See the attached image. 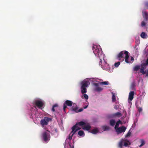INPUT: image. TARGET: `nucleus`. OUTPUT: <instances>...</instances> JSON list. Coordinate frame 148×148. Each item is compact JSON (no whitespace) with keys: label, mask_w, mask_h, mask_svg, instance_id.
<instances>
[{"label":"nucleus","mask_w":148,"mask_h":148,"mask_svg":"<svg viewBox=\"0 0 148 148\" xmlns=\"http://www.w3.org/2000/svg\"><path fill=\"white\" fill-rule=\"evenodd\" d=\"M92 49L95 55L98 57L97 60L99 62V65H101V67L105 70L109 69V66L107 62L106 58L104 57L100 46L93 45Z\"/></svg>","instance_id":"1"},{"label":"nucleus","mask_w":148,"mask_h":148,"mask_svg":"<svg viewBox=\"0 0 148 148\" xmlns=\"http://www.w3.org/2000/svg\"><path fill=\"white\" fill-rule=\"evenodd\" d=\"M125 57V61L127 62V58L129 57L128 52L126 51H121L116 56V58L120 61H123Z\"/></svg>","instance_id":"2"},{"label":"nucleus","mask_w":148,"mask_h":148,"mask_svg":"<svg viewBox=\"0 0 148 148\" xmlns=\"http://www.w3.org/2000/svg\"><path fill=\"white\" fill-rule=\"evenodd\" d=\"M42 136L44 141L47 143L50 138V132L47 130L44 132L42 134Z\"/></svg>","instance_id":"3"},{"label":"nucleus","mask_w":148,"mask_h":148,"mask_svg":"<svg viewBox=\"0 0 148 148\" xmlns=\"http://www.w3.org/2000/svg\"><path fill=\"white\" fill-rule=\"evenodd\" d=\"M86 124V123L83 121H80L77 122L74 125L72 128L71 132L75 130H76L78 128H79V130L81 129V128L78 126V125L82 126V127H84V125Z\"/></svg>","instance_id":"4"},{"label":"nucleus","mask_w":148,"mask_h":148,"mask_svg":"<svg viewBox=\"0 0 148 148\" xmlns=\"http://www.w3.org/2000/svg\"><path fill=\"white\" fill-rule=\"evenodd\" d=\"M148 65V58L147 59L146 62L143 63L141 65V68L140 69V72L143 74L146 73L145 69L146 66Z\"/></svg>","instance_id":"5"},{"label":"nucleus","mask_w":148,"mask_h":148,"mask_svg":"<svg viewBox=\"0 0 148 148\" xmlns=\"http://www.w3.org/2000/svg\"><path fill=\"white\" fill-rule=\"evenodd\" d=\"M51 120V118L47 117H44L43 119H42L40 121V123L42 126L45 125H47L48 123V122Z\"/></svg>","instance_id":"6"},{"label":"nucleus","mask_w":148,"mask_h":148,"mask_svg":"<svg viewBox=\"0 0 148 148\" xmlns=\"http://www.w3.org/2000/svg\"><path fill=\"white\" fill-rule=\"evenodd\" d=\"M73 103L72 102L69 100H67L65 101L63 105V110L65 112L66 108H67V106L71 107L72 106Z\"/></svg>","instance_id":"7"},{"label":"nucleus","mask_w":148,"mask_h":148,"mask_svg":"<svg viewBox=\"0 0 148 148\" xmlns=\"http://www.w3.org/2000/svg\"><path fill=\"white\" fill-rule=\"evenodd\" d=\"M90 84V82L87 79H85L81 83V87L87 88Z\"/></svg>","instance_id":"8"},{"label":"nucleus","mask_w":148,"mask_h":148,"mask_svg":"<svg viewBox=\"0 0 148 148\" xmlns=\"http://www.w3.org/2000/svg\"><path fill=\"white\" fill-rule=\"evenodd\" d=\"M34 104L39 108H41L44 105V103L42 101L38 100H36L34 101Z\"/></svg>","instance_id":"9"},{"label":"nucleus","mask_w":148,"mask_h":148,"mask_svg":"<svg viewBox=\"0 0 148 148\" xmlns=\"http://www.w3.org/2000/svg\"><path fill=\"white\" fill-rule=\"evenodd\" d=\"M126 129V127L123 126L119 127L116 130V131L118 133V134L121 133L122 132H124Z\"/></svg>","instance_id":"10"},{"label":"nucleus","mask_w":148,"mask_h":148,"mask_svg":"<svg viewBox=\"0 0 148 148\" xmlns=\"http://www.w3.org/2000/svg\"><path fill=\"white\" fill-rule=\"evenodd\" d=\"M94 85L96 87L95 89V90L97 91L100 92L103 90V88L99 86V84L97 83H94Z\"/></svg>","instance_id":"11"},{"label":"nucleus","mask_w":148,"mask_h":148,"mask_svg":"<svg viewBox=\"0 0 148 148\" xmlns=\"http://www.w3.org/2000/svg\"><path fill=\"white\" fill-rule=\"evenodd\" d=\"M142 15L144 20L146 21H148V14L147 12L145 11L142 12Z\"/></svg>","instance_id":"12"},{"label":"nucleus","mask_w":148,"mask_h":148,"mask_svg":"<svg viewBox=\"0 0 148 148\" xmlns=\"http://www.w3.org/2000/svg\"><path fill=\"white\" fill-rule=\"evenodd\" d=\"M79 128H78L76 130H74L73 132H71L70 134L69 135V136L68 138V139L69 140H70L72 138V137L73 135L75 134V133L78 130H79Z\"/></svg>","instance_id":"13"},{"label":"nucleus","mask_w":148,"mask_h":148,"mask_svg":"<svg viewBox=\"0 0 148 148\" xmlns=\"http://www.w3.org/2000/svg\"><path fill=\"white\" fill-rule=\"evenodd\" d=\"M134 92L133 91H131L130 92L129 95L128 99L130 101L132 100L134 98Z\"/></svg>","instance_id":"14"},{"label":"nucleus","mask_w":148,"mask_h":148,"mask_svg":"<svg viewBox=\"0 0 148 148\" xmlns=\"http://www.w3.org/2000/svg\"><path fill=\"white\" fill-rule=\"evenodd\" d=\"M91 127L89 124H87L85 125H84V127H82V129L84 130H89L91 128Z\"/></svg>","instance_id":"15"},{"label":"nucleus","mask_w":148,"mask_h":148,"mask_svg":"<svg viewBox=\"0 0 148 148\" xmlns=\"http://www.w3.org/2000/svg\"><path fill=\"white\" fill-rule=\"evenodd\" d=\"M81 93L82 94L85 93L87 92L86 88L81 87Z\"/></svg>","instance_id":"16"},{"label":"nucleus","mask_w":148,"mask_h":148,"mask_svg":"<svg viewBox=\"0 0 148 148\" xmlns=\"http://www.w3.org/2000/svg\"><path fill=\"white\" fill-rule=\"evenodd\" d=\"M140 37L143 38H146L147 37V35L145 33L143 32H142L140 35Z\"/></svg>","instance_id":"17"},{"label":"nucleus","mask_w":148,"mask_h":148,"mask_svg":"<svg viewBox=\"0 0 148 148\" xmlns=\"http://www.w3.org/2000/svg\"><path fill=\"white\" fill-rule=\"evenodd\" d=\"M122 122L121 121L119 120L116 123L115 125V126L114 128L116 130L117 129V128H119V126L120 124H121Z\"/></svg>","instance_id":"18"},{"label":"nucleus","mask_w":148,"mask_h":148,"mask_svg":"<svg viewBox=\"0 0 148 148\" xmlns=\"http://www.w3.org/2000/svg\"><path fill=\"white\" fill-rule=\"evenodd\" d=\"M115 123L116 121L114 119H112L110 120V124L112 126H114L115 125Z\"/></svg>","instance_id":"19"},{"label":"nucleus","mask_w":148,"mask_h":148,"mask_svg":"<svg viewBox=\"0 0 148 148\" xmlns=\"http://www.w3.org/2000/svg\"><path fill=\"white\" fill-rule=\"evenodd\" d=\"M140 65H136L133 67V71H137L139 69H140Z\"/></svg>","instance_id":"20"},{"label":"nucleus","mask_w":148,"mask_h":148,"mask_svg":"<svg viewBox=\"0 0 148 148\" xmlns=\"http://www.w3.org/2000/svg\"><path fill=\"white\" fill-rule=\"evenodd\" d=\"M129 57H128L127 58V62H126V63L128 64H131L132 63L134 60V59L133 57L132 56L131 57V59L130 60V61H129L128 59H129Z\"/></svg>","instance_id":"21"},{"label":"nucleus","mask_w":148,"mask_h":148,"mask_svg":"<svg viewBox=\"0 0 148 148\" xmlns=\"http://www.w3.org/2000/svg\"><path fill=\"white\" fill-rule=\"evenodd\" d=\"M124 140L122 139L121 140L119 143V147L120 148H122Z\"/></svg>","instance_id":"22"},{"label":"nucleus","mask_w":148,"mask_h":148,"mask_svg":"<svg viewBox=\"0 0 148 148\" xmlns=\"http://www.w3.org/2000/svg\"><path fill=\"white\" fill-rule=\"evenodd\" d=\"M140 142L141 143V145L139 146L140 147L144 145L145 143V141L143 139H140Z\"/></svg>","instance_id":"23"},{"label":"nucleus","mask_w":148,"mask_h":148,"mask_svg":"<svg viewBox=\"0 0 148 148\" xmlns=\"http://www.w3.org/2000/svg\"><path fill=\"white\" fill-rule=\"evenodd\" d=\"M99 132L98 130L97 129H94L92 130L91 133L94 134H96Z\"/></svg>","instance_id":"24"},{"label":"nucleus","mask_w":148,"mask_h":148,"mask_svg":"<svg viewBox=\"0 0 148 148\" xmlns=\"http://www.w3.org/2000/svg\"><path fill=\"white\" fill-rule=\"evenodd\" d=\"M78 108L77 107H72L71 108V110L72 111H74L76 112H78Z\"/></svg>","instance_id":"25"},{"label":"nucleus","mask_w":148,"mask_h":148,"mask_svg":"<svg viewBox=\"0 0 148 148\" xmlns=\"http://www.w3.org/2000/svg\"><path fill=\"white\" fill-rule=\"evenodd\" d=\"M102 129L104 130H108L110 129V127L107 126H102Z\"/></svg>","instance_id":"26"},{"label":"nucleus","mask_w":148,"mask_h":148,"mask_svg":"<svg viewBox=\"0 0 148 148\" xmlns=\"http://www.w3.org/2000/svg\"><path fill=\"white\" fill-rule=\"evenodd\" d=\"M147 21H146L145 20L143 21L141 23V26L142 27H144L146 25Z\"/></svg>","instance_id":"27"},{"label":"nucleus","mask_w":148,"mask_h":148,"mask_svg":"<svg viewBox=\"0 0 148 148\" xmlns=\"http://www.w3.org/2000/svg\"><path fill=\"white\" fill-rule=\"evenodd\" d=\"M109 82L107 81H106L104 82H101L99 83L100 84L104 85H109Z\"/></svg>","instance_id":"28"},{"label":"nucleus","mask_w":148,"mask_h":148,"mask_svg":"<svg viewBox=\"0 0 148 148\" xmlns=\"http://www.w3.org/2000/svg\"><path fill=\"white\" fill-rule=\"evenodd\" d=\"M114 116H119L120 117L121 116L122 114L121 113L119 112H117L116 113H114Z\"/></svg>","instance_id":"29"},{"label":"nucleus","mask_w":148,"mask_h":148,"mask_svg":"<svg viewBox=\"0 0 148 148\" xmlns=\"http://www.w3.org/2000/svg\"><path fill=\"white\" fill-rule=\"evenodd\" d=\"M116 101V97L114 94L112 93V101L113 102L115 101Z\"/></svg>","instance_id":"30"},{"label":"nucleus","mask_w":148,"mask_h":148,"mask_svg":"<svg viewBox=\"0 0 148 148\" xmlns=\"http://www.w3.org/2000/svg\"><path fill=\"white\" fill-rule=\"evenodd\" d=\"M58 107V105L57 104H55L52 107V111L54 112L55 111V109H54V108L55 107Z\"/></svg>","instance_id":"31"},{"label":"nucleus","mask_w":148,"mask_h":148,"mask_svg":"<svg viewBox=\"0 0 148 148\" xmlns=\"http://www.w3.org/2000/svg\"><path fill=\"white\" fill-rule=\"evenodd\" d=\"M84 133V132L82 130L79 131L78 132V134L80 136H82L83 135Z\"/></svg>","instance_id":"32"},{"label":"nucleus","mask_w":148,"mask_h":148,"mask_svg":"<svg viewBox=\"0 0 148 148\" xmlns=\"http://www.w3.org/2000/svg\"><path fill=\"white\" fill-rule=\"evenodd\" d=\"M120 62H116L114 64V66L115 67H118L119 65L120 64Z\"/></svg>","instance_id":"33"},{"label":"nucleus","mask_w":148,"mask_h":148,"mask_svg":"<svg viewBox=\"0 0 148 148\" xmlns=\"http://www.w3.org/2000/svg\"><path fill=\"white\" fill-rule=\"evenodd\" d=\"M131 133L129 131L128 132L127 134L125 135L126 137H129L131 135Z\"/></svg>","instance_id":"34"},{"label":"nucleus","mask_w":148,"mask_h":148,"mask_svg":"<svg viewBox=\"0 0 148 148\" xmlns=\"http://www.w3.org/2000/svg\"><path fill=\"white\" fill-rule=\"evenodd\" d=\"M84 95H83V96H84V97L86 99H88V95L84 93Z\"/></svg>","instance_id":"35"},{"label":"nucleus","mask_w":148,"mask_h":148,"mask_svg":"<svg viewBox=\"0 0 148 148\" xmlns=\"http://www.w3.org/2000/svg\"><path fill=\"white\" fill-rule=\"evenodd\" d=\"M123 144V146L125 147H127L128 145V143L125 142V141H124Z\"/></svg>","instance_id":"36"},{"label":"nucleus","mask_w":148,"mask_h":148,"mask_svg":"<svg viewBox=\"0 0 148 148\" xmlns=\"http://www.w3.org/2000/svg\"><path fill=\"white\" fill-rule=\"evenodd\" d=\"M119 108V106L117 104H115L114 106V108L116 110H117Z\"/></svg>","instance_id":"37"},{"label":"nucleus","mask_w":148,"mask_h":148,"mask_svg":"<svg viewBox=\"0 0 148 148\" xmlns=\"http://www.w3.org/2000/svg\"><path fill=\"white\" fill-rule=\"evenodd\" d=\"M138 111L139 112H142V109L141 107H138Z\"/></svg>","instance_id":"38"},{"label":"nucleus","mask_w":148,"mask_h":148,"mask_svg":"<svg viewBox=\"0 0 148 148\" xmlns=\"http://www.w3.org/2000/svg\"><path fill=\"white\" fill-rule=\"evenodd\" d=\"M135 86V85L134 83H133L132 84L131 87L132 88H134Z\"/></svg>","instance_id":"39"},{"label":"nucleus","mask_w":148,"mask_h":148,"mask_svg":"<svg viewBox=\"0 0 148 148\" xmlns=\"http://www.w3.org/2000/svg\"><path fill=\"white\" fill-rule=\"evenodd\" d=\"M83 110V109L82 108H80L78 110V112H81Z\"/></svg>","instance_id":"40"},{"label":"nucleus","mask_w":148,"mask_h":148,"mask_svg":"<svg viewBox=\"0 0 148 148\" xmlns=\"http://www.w3.org/2000/svg\"><path fill=\"white\" fill-rule=\"evenodd\" d=\"M88 106H84V109L86 108Z\"/></svg>","instance_id":"41"},{"label":"nucleus","mask_w":148,"mask_h":148,"mask_svg":"<svg viewBox=\"0 0 148 148\" xmlns=\"http://www.w3.org/2000/svg\"><path fill=\"white\" fill-rule=\"evenodd\" d=\"M146 73H148V69H147L146 70Z\"/></svg>","instance_id":"42"},{"label":"nucleus","mask_w":148,"mask_h":148,"mask_svg":"<svg viewBox=\"0 0 148 148\" xmlns=\"http://www.w3.org/2000/svg\"><path fill=\"white\" fill-rule=\"evenodd\" d=\"M146 73V76L147 77H148V73Z\"/></svg>","instance_id":"43"},{"label":"nucleus","mask_w":148,"mask_h":148,"mask_svg":"<svg viewBox=\"0 0 148 148\" xmlns=\"http://www.w3.org/2000/svg\"><path fill=\"white\" fill-rule=\"evenodd\" d=\"M146 5V6H147V7H148L147 8H148V4H147Z\"/></svg>","instance_id":"44"},{"label":"nucleus","mask_w":148,"mask_h":148,"mask_svg":"<svg viewBox=\"0 0 148 148\" xmlns=\"http://www.w3.org/2000/svg\"><path fill=\"white\" fill-rule=\"evenodd\" d=\"M71 148H74V147H71Z\"/></svg>","instance_id":"45"},{"label":"nucleus","mask_w":148,"mask_h":148,"mask_svg":"<svg viewBox=\"0 0 148 148\" xmlns=\"http://www.w3.org/2000/svg\"><path fill=\"white\" fill-rule=\"evenodd\" d=\"M82 98H83V96H82Z\"/></svg>","instance_id":"46"}]
</instances>
